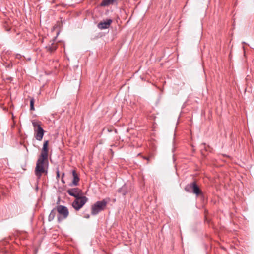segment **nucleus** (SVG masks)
I'll return each mask as SVG.
<instances>
[{
  "label": "nucleus",
  "instance_id": "1",
  "mask_svg": "<svg viewBox=\"0 0 254 254\" xmlns=\"http://www.w3.org/2000/svg\"><path fill=\"white\" fill-rule=\"evenodd\" d=\"M48 145V141H45L41 154L36 162L34 173L38 179H40L43 175L46 176L48 174L49 165Z\"/></svg>",
  "mask_w": 254,
  "mask_h": 254
},
{
  "label": "nucleus",
  "instance_id": "2",
  "mask_svg": "<svg viewBox=\"0 0 254 254\" xmlns=\"http://www.w3.org/2000/svg\"><path fill=\"white\" fill-rule=\"evenodd\" d=\"M32 123L35 131V137L37 140L41 141L43 137L44 133V131L41 127V123L36 120H33Z\"/></svg>",
  "mask_w": 254,
  "mask_h": 254
},
{
  "label": "nucleus",
  "instance_id": "3",
  "mask_svg": "<svg viewBox=\"0 0 254 254\" xmlns=\"http://www.w3.org/2000/svg\"><path fill=\"white\" fill-rule=\"evenodd\" d=\"M185 190L187 192H192L197 196L203 195L202 190H200L195 181L188 184L185 187Z\"/></svg>",
  "mask_w": 254,
  "mask_h": 254
},
{
  "label": "nucleus",
  "instance_id": "4",
  "mask_svg": "<svg viewBox=\"0 0 254 254\" xmlns=\"http://www.w3.org/2000/svg\"><path fill=\"white\" fill-rule=\"evenodd\" d=\"M108 203L106 199L96 202L91 207V214L93 215H97L100 212L104 210Z\"/></svg>",
  "mask_w": 254,
  "mask_h": 254
},
{
  "label": "nucleus",
  "instance_id": "5",
  "mask_svg": "<svg viewBox=\"0 0 254 254\" xmlns=\"http://www.w3.org/2000/svg\"><path fill=\"white\" fill-rule=\"evenodd\" d=\"M88 200L86 196L82 195L75 198L72 202V206L76 211H78L84 205Z\"/></svg>",
  "mask_w": 254,
  "mask_h": 254
},
{
  "label": "nucleus",
  "instance_id": "6",
  "mask_svg": "<svg viewBox=\"0 0 254 254\" xmlns=\"http://www.w3.org/2000/svg\"><path fill=\"white\" fill-rule=\"evenodd\" d=\"M56 209L61 216L58 217V220L59 221L61 220V219H65L68 217L69 215V211L66 207L61 205H58L56 207Z\"/></svg>",
  "mask_w": 254,
  "mask_h": 254
},
{
  "label": "nucleus",
  "instance_id": "7",
  "mask_svg": "<svg viewBox=\"0 0 254 254\" xmlns=\"http://www.w3.org/2000/svg\"><path fill=\"white\" fill-rule=\"evenodd\" d=\"M67 193L74 197L77 198L82 195V190L78 188L69 189L67 190Z\"/></svg>",
  "mask_w": 254,
  "mask_h": 254
},
{
  "label": "nucleus",
  "instance_id": "8",
  "mask_svg": "<svg viewBox=\"0 0 254 254\" xmlns=\"http://www.w3.org/2000/svg\"><path fill=\"white\" fill-rule=\"evenodd\" d=\"M72 174L73 176V180L72 182L69 184L70 186H77L79 184V182L80 181L79 177L77 173L75 170H73L72 171Z\"/></svg>",
  "mask_w": 254,
  "mask_h": 254
},
{
  "label": "nucleus",
  "instance_id": "9",
  "mask_svg": "<svg viewBox=\"0 0 254 254\" xmlns=\"http://www.w3.org/2000/svg\"><path fill=\"white\" fill-rule=\"evenodd\" d=\"M112 22L111 19H107L106 21L100 22L98 23L97 26L100 29H105L109 27L110 25Z\"/></svg>",
  "mask_w": 254,
  "mask_h": 254
},
{
  "label": "nucleus",
  "instance_id": "10",
  "mask_svg": "<svg viewBox=\"0 0 254 254\" xmlns=\"http://www.w3.org/2000/svg\"><path fill=\"white\" fill-rule=\"evenodd\" d=\"M128 189L127 188V187L126 185H123L118 190V192L119 193H120L123 196H125L128 193Z\"/></svg>",
  "mask_w": 254,
  "mask_h": 254
},
{
  "label": "nucleus",
  "instance_id": "11",
  "mask_svg": "<svg viewBox=\"0 0 254 254\" xmlns=\"http://www.w3.org/2000/svg\"><path fill=\"white\" fill-rule=\"evenodd\" d=\"M56 211H57V210L56 209V208H54L51 211V212L48 216V220L49 221H51L54 219L56 214Z\"/></svg>",
  "mask_w": 254,
  "mask_h": 254
},
{
  "label": "nucleus",
  "instance_id": "12",
  "mask_svg": "<svg viewBox=\"0 0 254 254\" xmlns=\"http://www.w3.org/2000/svg\"><path fill=\"white\" fill-rule=\"evenodd\" d=\"M57 48V44L53 43H52L50 45H49L46 47V48L47 49V50L49 51H50V52H54L55 50H56Z\"/></svg>",
  "mask_w": 254,
  "mask_h": 254
},
{
  "label": "nucleus",
  "instance_id": "13",
  "mask_svg": "<svg viewBox=\"0 0 254 254\" xmlns=\"http://www.w3.org/2000/svg\"><path fill=\"white\" fill-rule=\"evenodd\" d=\"M34 99H31L30 100V110H33L34 109Z\"/></svg>",
  "mask_w": 254,
  "mask_h": 254
},
{
  "label": "nucleus",
  "instance_id": "14",
  "mask_svg": "<svg viewBox=\"0 0 254 254\" xmlns=\"http://www.w3.org/2000/svg\"><path fill=\"white\" fill-rule=\"evenodd\" d=\"M60 177V171L59 168L56 169V178L58 179Z\"/></svg>",
  "mask_w": 254,
  "mask_h": 254
},
{
  "label": "nucleus",
  "instance_id": "15",
  "mask_svg": "<svg viewBox=\"0 0 254 254\" xmlns=\"http://www.w3.org/2000/svg\"><path fill=\"white\" fill-rule=\"evenodd\" d=\"M153 156L152 155H151L149 157H145V156H144L143 157V158L144 159H146L147 160V163H148L149 161H150V159Z\"/></svg>",
  "mask_w": 254,
  "mask_h": 254
},
{
  "label": "nucleus",
  "instance_id": "16",
  "mask_svg": "<svg viewBox=\"0 0 254 254\" xmlns=\"http://www.w3.org/2000/svg\"><path fill=\"white\" fill-rule=\"evenodd\" d=\"M84 217L88 219L90 217V215H89V214L85 215L84 216Z\"/></svg>",
  "mask_w": 254,
  "mask_h": 254
},
{
  "label": "nucleus",
  "instance_id": "17",
  "mask_svg": "<svg viewBox=\"0 0 254 254\" xmlns=\"http://www.w3.org/2000/svg\"><path fill=\"white\" fill-rule=\"evenodd\" d=\"M61 181H62V183H65V182H64V178H62Z\"/></svg>",
  "mask_w": 254,
  "mask_h": 254
},
{
  "label": "nucleus",
  "instance_id": "18",
  "mask_svg": "<svg viewBox=\"0 0 254 254\" xmlns=\"http://www.w3.org/2000/svg\"><path fill=\"white\" fill-rule=\"evenodd\" d=\"M64 173H63L62 175V178H64Z\"/></svg>",
  "mask_w": 254,
  "mask_h": 254
}]
</instances>
